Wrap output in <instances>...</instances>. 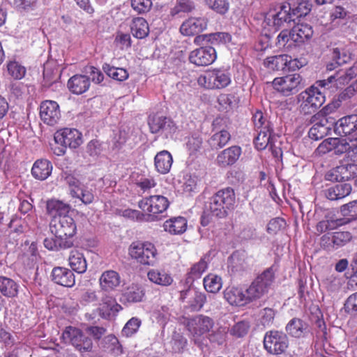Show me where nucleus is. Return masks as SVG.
<instances>
[{
  "label": "nucleus",
  "mask_w": 357,
  "mask_h": 357,
  "mask_svg": "<svg viewBox=\"0 0 357 357\" xmlns=\"http://www.w3.org/2000/svg\"><path fill=\"white\" fill-rule=\"evenodd\" d=\"M236 203V194L231 187L219 190L211 196L206 205V208L216 218H224L229 211L234 209Z\"/></svg>",
  "instance_id": "obj_2"
},
{
  "label": "nucleus",
  "mask_w": 357,
  "mask_h": 357,
  "mask_svg": "<svg viewBox=\"0 0 357 357\" xmlns=\"http://www.w3.org/2000/svg\"><path fill=\"white\" fill-rule=\"evenodd\" d=\"M68 264L72 270L77 273H84L87 269V263L84 255L77 250L70 251Z\"/></svg>",
  "instance_id": "obj_28"
},
{
  "label": "nucleus",
  "mask_w": 357,
  "mask_h": 357,
  "mask_svg": "<svg viewBox=\"0 0 357 357\" xmlns=\"http://www.w3.org/2000/svg\"><path fill=\"white\" fill-rule=\"evenodd\" d=\"M307 324L301 319L293 318L286 326L287 333L294 337H301L307 330Z\"/></svg>",
  "instance_id": "obj_35"
},
{
  "label": "nucleus",
  "mask_w": 357,
  "mask_h": 357,
  "mask_svg": "<svg viewBox=\"0 0 357 357\" xmlns=\"http://www.w3.org/2000/svg\"><path fill=\"white\" fill-rule=\"evenodd\" d=\"M275 311L271 307H265L260 311V322L264 326H271L274 321Z\"/></svg>",
  "instance_id": "obj_56"
},
{
  "label": "nucleus",
  "mask_w": 357,
  "mask_h": 357,
  "mask_svg": "<svg viewBox=\"0 0 357 357\" xmlns=\"http://www.w3.org/2000/svg\"><path fill=\"white\" fill-rule=\"evenodd\" d=\"M55 142L70 149H77L82 143V134L75 128H65L57 130L54 135Z\"/></svg>",
  "instance_id": "obj_13"
},
{
  "label": "nucleus",
  "mask_w": 357,
  "mask_h": 357,
  "mask_svg": "<svg viewBox=\"0 0 357 357\" xmlns=\"http://www.w3.org/2000/svg\"><path fill=\"white\" fill-rule=\"evenodd\" d=\"M52 169L50 161L47 159H39L33 163L31 174L36 179L44 181L50 176Z\"/></svg>",
  "instance_id": "obj_26"
},
{
  "label": "nucleus",
  "mask_w": 357,
  "mask_h": 357,
  "mask_svg": "<svg viewBox=\"0 0 357 357\" xmlns=\"http://www.w3.org/2000/svg\"><path fill=\"white\" fill-rule=\"evenodd\" d=\"M291 56L288 54H279L268 56L263 61L264 66L271 70H284L286 68L289 70V62Z\"/></svg>",
  "instance_id": "obj_23"
},
{
  "label": "nucleus",
  "mask_w": 357,
  "mask_h": 357,
  "mask_svg": "<svg viewBox=\"0 0 357 357\" xmlns=\"http://www.w3.org/2000/svg\"><path fill=\"white\" fill-rule=\"evenodd\" d=\"M52 280L65 287H73L75 284V276L73 272L66 267H54L51 273Z\"/></svg>",
  "instance_id": "obj_20"
},
{
  "label": "nucleus",
  "mask_w": 357,
  "mask_h": 357,
  "mask_svg": "<svg viewBox=\"0 0 357 357\" xmlns=\"http://www.w3.org/2000/svg\"><path fill=\"white\" fill-rule=\"evenodd\" d=\"M223 294L225 299L233 306L244 307L252 302L250 295L240 287H228Z\"/></svg>",
  "instance_id": "obj_15"
},
{
  "label": "nucleus",
  "mask_w": 357,
  "mask_h": 357,
  "mask_svg": "<svg viewBox=\"0 0 357 357\" xmlns=\"http://www.w3.org/2000/svg\"><path fill=\"white\" fill-rule=\"evenodd\" d=\"M207 296L204 292L194 291L193 294L188 301V308L192 312L200 311L206 303Z\"/></svg>",
  "instance_id": "obj_39"
},
{
  "label": "nucleus",
  "mask_w": 357,
  "mask_h": 357,
  "mask_svg": "<svg viewBox=\"0 0 357 357\" xmlns=\"http://www.w3.org/2000/svg\"><path fill=\"white\" fill-rule=\"evenodd\" d=\"M128 255L140 265L153 266L158 261V252L155 245L149 241H135L128 248Z\"/></svg>",
  "instance_id": "obj_4"
},
{
  "label": "nucleus",
  "mask_w": 357,
  "mask_h": 357,
  "mask_svg": "<svg viewBox=\"0 0 357 357\" xmlns=\"http://www.w3.org/2000/svg\"><path fill=\"white\" fill-rule=\"evenodd\" d=\"M208 20L204 17H189L180 26V33L184 36H193L206 30Z\"/></svg>",
  "instance_id": "obj_16"
},
{
  "label": "nucleus",
  "mask_w": 357,
  "mask_h": 357,
  "mask_svg": "<svg viewBox=\"0 0 357 357\" xmlns=\"http://www.w3.org/2000/svg\"><path fill=\"white\" fill-rule=\"evenodd\" d=\"M145 296L144 287L139 284H132L125 294L128 302L137 303L142 301Z\"/></svg>",
  "instance_id": "obj_42"
},
{
  "label": "nucleus",
  "mask_w": 357,
  "mask_h": 357,
  "mask_svg": "<svg viewBox=\"0 0 357 357\" xmlns=\"http://www.w3.org/2000/svg\"><path fill=\"white\" fill-rule=\"evenodd\" d=\"M203 285L207 292L217 294L222 287V280L218 275L209 273L204 278Z\"/></svg>",
  "instance_id": "obj_36"
},
{
  "label": "nucleus",
  "mask_w": 357,
  "mask_h": 357,
  "mask_svg": "<svg viewBox=\"0 0 357 357\" xmlns=\"http://www.w3.org/2000/svg\"><path fill=\"white\" fill-rule=\"evenodd\" d=\"M242 153L241 146L234 145L220 151L216 158L217 165L220 167H227L235 164Z\"/></svg>",
  "instance_id": "obj_18"
},
{
  "label": "nucleus",
  "mask_w": 357,
  "mask_h": 357,
  "mask_svg": "<svg viewBox=\"0 0 357 357\" xmlns=\"http://www.w3.org/2000/svg\"><path fill=\"white\" fill-rule=\"evenodd\" d=\"M227 330L226 328L220 327L216 331L208 333L207 337L211 342L222 344L226 341Z\"/></svg>",
  "instance_id": "obj_54"
},
{
  "label": "nucleus",
  "mask_w": 357,
  "mask_h": 357,
  "mask_svg": "<svg viewBox=\"0 0 357 357\" xmlns=\"http://www.w3.org/2000/svg\"><path fill=\"white\" fill-rule=\"evenodd\" d=\"M334 130L337 135L346 137L349 142L357 143V114L341 118L335 123ZM353 146L357 148V144Z\"/></svg>",
  "instance_id": "obj_11"
},
{
  "label": "nucleus",
  "mask_w": 357,
  "mask_h": 357,
  "mask_svg": "<svg viewBox=\"0 0 357 357\" xmlns=\"http://www.w3.org/2000/svg\"><path fill=\"white\" fill-rule=\"evenodd\" d=\"M147 277L151 282L160 286H169L173 282L171 275L164 270L151 269L147 273Z\"/></svg>",
  "instance_id": "obj_33"
},
{
  "label": "nucleus",
  "mask_w": 357,
  "mask_h": 357,
  "mask_svg": "<svg viewBox=\"0 0 357 357\" xmlns=\"http://www.w3.org/2000/svg\"><path fill=\"white\" fill-rule=\"evenodd\" d=\"M199 86L208 90H222L231 84V74L222 68L209 69L197 78Z\"/></svg>",
  "instance_id": "obj_3"
},
{
  "label": "nucleus",
  "mask_w": 357,
  "mask_h": 357,
  "mask_svg": "<svg viewBox=\"0 0 357 357\" xmlns=\"http://www.w3.org/2000/svg\"><path fill=\"white\" fill-rule=\"evenodd\" d=\"M352 188L350 183H342L329 188L326 196L331 200H337L345 197L351 192Z\"/></svg>",
  "instance_id": "obj_34"
},
{
  "label": "nucleus",
  "mask_w": 357,
  "mask_h": 357,
  "mask_svg": "<svg viewBox=\"0 0 357 357\" xmlns=\"http://www.w3.org/2000/svg\"><path fill=\"white\" fill-rule=\"evenodd\" d=\"M333 234L335 250L346 245L352 238L349 231H336L333 232Z\"/></svg>",
  "instance_id": "obj_57"
},
{
  "label": "nucleus",
  "mask_w": 357,
  "mask_h": 357,
  "mask_svg": "<svg viewBox=\"0 0 357 357\" xmlns=\"http://www.w3.org/2000/svg\"><path fill=\"white\" fill-rule=\"evenodd\" d=\"M169 199L162 195H154L144 197L138 202V207L151 221L157 220L169 208Z\"/></svg>",
  "instance_id": "obj_5"
},
{
  "label": "nucleus",
  "mask_w": 357,
  "mask_h": 357,
  "mask_svg": "<svg viewBox=\"0 0 357 357\" xmlns=\"http://www.w3.org/2000/svg\"><path fill=\"white\" fill-rule=\"evenodd\" d=\"M339 142L337 138H328L324 140L317 148L316 152L321 155L332 151Z\"/></svg>",
  "instance_id": "obj_60"
},
{
  "label": "nucleus",
  "mask_w": 357,
  "mask_h": 357,
  "mask_svg": "<svg viewBox=\"0 0 357 357\" xmlns=\"http://www.w3.org/2000/svg\"><path fill=\"white\" fill-rule=\"evenodd\" d=\"M6 66L8 75L15 79H21L26 75V70L25 67L17 61H10Z\"/></svg>",
  "instance_id": "obj_45"
},
{
  "label": "nucleus",
  "mask_w": 357,
  "mask_h": 357,
  "mask_svg": "<svg viewBox=\"0 0 357 357\" xmlns=\"http://www.w3.org/2000/svg\"><path fill=\"white\" fill-rule=\"evenodd\" d=\"M294 36V43L300 45L310 41L312 36V22L310 19L300 20L292 29Z\"/></svg>",
  "instance_id": "obj_17"
},
{
  "label": "nucleus",
  "mask_w": 357,
  "mask_h": 357,
  "mask_svg": "<svg viewBox=\"0 0 357 357\" xmlns=\"http://www.w3.org/2000/svg\"><path fill=\"white\" fill-rule=\"evenodd\" d=\"M257 135L254 139V144L257 149L264 150L271 144V134L273 131L259 130L255 131ZM271 148L273 149L272 145Z\"/></svg>",
  "instance_id": "obj_44"
},
{
  "label": "nucleus",
  "mask_w": 357,
  "mask_h": 357,
  "mask_svg": "<svg viewBox=\"0 0 357 357\" xmlns=\"http://www.w3.org/2000/svg\"><path fill=\"white\" fill-rule=\"evenodd\" d=\"M195 8L194 3L191 0H177L176 5L171 9L172 16L181 13H190Z\"/></svg>",
  "instance_id": "obj_49"
},
{
  "label": "nucleus",
  "mask_w": 357,
  "mask_h": 357,
  "mask_svg": "<svg viewBox=\"0 0 357 357\" xmlns=\"http://www.w3.org/2000/svg\"><path fill=\"white\" fill-rule=\"evenodd\" d=\"M70 210L71 206L61 200L53 198L46 202V213L51 219L59 220L63 216H70Z\"/></svg>",
  "instance_id": "obj_19"
},
{
  "label": "nucleus",
  "mask_w": 357,
  "mask_h": 357,
  "mask_svg": "<svg viewBox=\"0 0 357 357\" xmlns=\"http://www.w3.org/2000/svg\"><path fill=\"white\" fill-rule=\"evenodd\" d=\"M121 283V277L115 271L107 270L104 271L100 278L99 284L100 289L106 292L116 289Z\"/></svg>",
  "instance_id": "obj_22"
},
{
  "label": "nucleus",
  "mask_w": 357,
  "mask_h": 357,
  "mask_svg": "<svg viewBox=\"0 0 357 357\" xmlns=\"http://www.w3.org/2000/svg\"><path fill=\"white\" fill-rule=\"evenodd\" d=\"M64 340L70 342L80 352L91 351L93 342L90 337L84 335L82 331L73 326H67L62 333Z\"/></svg>",
  "instance_id": "obj_10"
},
{
  "label": "nucleus",
  "mask_w": 357,
  "mask_h": 357,
  "mask_svg": "<svg viewBox=\"0 0 357 357\" xmlns=\"http://www.w3.org/2000/svg\"><path fill=\"white\" fill-rule=\"evenodd\" d=\"M250 324L248 321H241L234 324L230 330L231 335L236 337H244L248 333Z\"/></svg>",
  "instance_id": "obj_55"
},
{
  "label": "nucleus",
  "mask_w": 357,
  "mask_h": 357,
  "mask_svg": "<svg viewBox=\"0 0 357 357\" xmlns=\"http://www.w3.org/2000/svg\"><path fill=\"white\" fill-rule=\"evenodd\" d=\"M202 138L200 135H192L186 143V146L190 154H195L199 151L202 145Z\"/></svg>",
  "instance_id": "obj_59"
},
{
  "label": "nucleus",
  "mask_w": 357,
  "mask_h": 357,
  "mask_svg": "<svg viewBox=\"0 0 357 357\" xmlns=\"http://www.w3.org/2000/svg\"><path fill=\"white\" fill-rule=\"evenodd\" d=\"M19 284L13 279L0 276V292L8 298H14L18 295Z\"/></svg>",
  "instance_id": "obj_32"
},
{
  "label": "nucleus",
  "mask_w": 357,
  "mask_h": 357,
  "mask_svg": "<svg viewBox=\"0 0 357 357\" xmlns=\"http://www.w3.org/2000/svg\"><path fill=\"white\" fill-rule=\"evenodd\" d=\"M50 231L54 237L46 238L44 246L50 250L70 248L73 245V238L77 233V225L73 217L63 216L59 220L51 219Z\"/></svg>",
  "instance_id": "obj_1"
},
{
  "label": "nucleus",
  "mask_w": 357,
  "mask_h": 357,
  "mask_svg": "<svg viewBox=\"0 0 357 357\" xmlns=\"http://www.w3.org/2000/svg\"><path fill=\"white\" fill-rule=\"evenodd\" d=\"M204 2L211 9L220 15L227 13L229 8L228 0H204Z\"/></svg>",
  "instance_id": "obj_50"
},
{
  "label": "nucleus",
  "mask_w": 357,
  "mask_h": 357,
  "mask_svg": "<svg viewBox=\"0 0 357 357\" xmlns=\"http://www.w3.org/2000/svg\"><path fill=\"white\" fill-rule=\"evenodd\" d=\"M301 112L310 114L312 108V85L302 91L298 96Z\"/></svg>",
  "instance_id": "obj_37"
},
{
  "label": "nucleus",
  "mask_w": 357,
  "mask_h": 357,
  "mask_svg": "<svg viewBox=\"0 0 357 357\" xmlns=\"http://www.w3.org/2000/svg\"><path fill=\"white\" fill-rule=\"evenodd\" d=\"M208 268V263L204 258L192 265L186 274L185 282L192 284L195 280L199 279Z\"/></svg>",
  "instance_id": "obj_30"
},
{
  "label": "nucleus",
  "mask_w": 357,
  "mask_h": 357,
  "mask_svg": "<svg viewBox=\"0 0 357 357\" xmlns=\"http://www.w3.org/2000/svg\"><path fill=\"white\" fill-rule=\"evenodd\" d=\"M341 213L344 216H347L348 220L357 218V202L356 200L341 206Z\"/></svg>",
  "instance_id": "obj_58"
},
{
  "label": "nucleus",
  "mask_w": 357,
  "mask_h": 357,
  "mask_svg": "<svg viewBox=\"0 0 357 357\" xmlns=\"http://www.w3.org/2000/svg\"><path fill=\"white\" fill-rule=\"evenodd\" d=\"M275 272L273 267L266 268L256 277L245 290L252 302L260 299L268 294L275 281Z\"/></svg>",
  "instance_id": "obj_6"
},
{
  "label": "nucleus",
  "mask_w": 357,
  "mask_h": 357,
  "mask_svg": "<svg viewBox=\"0 0 357 357\" xmlns=\"http://www.w3.org/2000/svg\"><path fill=\"white\" fill-rule=\"evenodd\" d=\"M292 8L296 18L305 17L311 10L312 3L310 0H296L292 4Z\"/></svg>",
  "instance_id": "obj_46"
},
{
  "label": "nucleus",
  "mask_w": 357,
  "mask_h": 357,
  "mask_svg": "<svg viewBox=\"0 0 357 357\" xmlns=\"http://www.w3.org/2000/svg\"><path fill=\"white\" fill-rule=\"evenodd\" d=\"M172 345L174 352L181 353L187 345V339L179 333L175 334L173 336Z\"/></svg>",
  "instance_id": "obj_64"
},
{
  "label": "nucleus",
  "mask_w": 357,
  "mask_h": 357,
  "mask_svg": "<svg viewBox=\"0 0 357 357\" xmlns=\"http://www.w3.org/2000/svg\"><path fill=\"white\" fill-rule=\"evenodd\" d=\"M255 131H273L271 123L264 117L262 112L257 111L252 118Z\"/></svg>",
  "instance_id": "obj_43"
},
{
  "label": "nucleus",
  "mask_w": 357,
  "mask_h": 357,
  "mask_svg": "<svg viewBox=\"0 0 357 357\" xmlns=\"http://www.w3.org/2000/svg\"><path fill=\"white\" fill-rule=\"evenodd\" d=\"M217 59L216 50L212 46L199 47L191 51L188 56L190 63L197 67L211 65Z\"/></svg>",
  "instance_id": "obj_12"
},
{
  "label": "nucleus",
  "mask_w": 357,
  "mask_h": 357,
  "mask_svg": "<svg viewBox=\"0 0 357 357\" xmlns=\"http://www.w3.org/2000/svg\"><path fill=\"white\" fill-rule=\"evenodd\" d=\"M357 75V65H354L347 71H340L336 76H331L328 79V82H332L333 79L336 82V85L345 84L352 78Z\"/></svg>",
  "instance_id": "obj_40"
},
{
  "label": "nucleus",
  "mask_w": 357,
  "mask_h": 357,
  "mask_svg": "<svg viewBox=\"0 0 357 357\" xmlns=\"http://www.w3.org/2000/svg\"><path fill=\"white\" fill-rule=\"evenodd\" d=\"M173 163L172 154L167 151L158 152L154 158V165L158 172L165 174L169 172Z\"/></svg>",
  "instance_id": "obj_27"
},
{
  "label": "nucleus",
  "mask_w": 357,
  "mask_h": 357,
  "mask_svg": "<svg viewBox=\"0 0 357 357\" xmlns=\"http://www.w3.org/2000/svg\"><path fill=\"white\" fill-rule=\"evenodd\" d=\"M67 86L73 93L82 94L89 89L90 79L86 75H75L68 79Z\"/></svg>",
  "instance_id": "obj_24"
},
{
  "label": "nucleus",
  "mask_w": 357,
  "mask_h": 357,
  "mask_svg": "<svg viewBox=\"0 0 357 357\" xmlns=\"http://www.w3.org/2000/svg\"><path fill=\"white\" fill-rule=\"evenodd\" d=\"M344 173V166H343L342 162L340 165L329 170L326 174V178L331 181H342L345 180Z\"/></svg>",
  "instance_id": "obj_53"
},
{
  "label": "nucleus",
  "mask_w": 357,
  "mask_h": 357,
  "mask_svg": "<svg viewBox=\"0 0 357 357\" xmlns=\"http://www.w3.org/2000/svg\"><path fill=\"white\" fill-rule=\"evenodd\" d=\"M102 70L108 77L119 82L125 81L129 77V74L126 69L123 68H116L109 65V63H104L102 65Z\"/></svg>",
  "instance_id": "obj_38"
},
{
  "label": "nucleus",
  "mask_w": 357,
  "mask_h": 357,
  "mask_svg": "<svg viewBox=\"0 0 357 357\" xmlns=\"http://www.w3.org/2000/svg\"><path fill=\"white\" fill-rule=\"evenodd\" d=\"M188 221L182 216L171 218L163 223L164 230L172 235L183 234L187 229Z\"/></svg>",
  "instance_id": "obj_25"
},
{
  "label": "nucleus",
  "mask_w": 357,
  "mask_h": 357,
  "mask_svg": "<svg viewBox=\"0 0 357 357\" xmlns=\"http://www.w3.org/2000/svg\"><path fill=\"white\" fill-rule=\"evenodd\" d=\"M347 222V221L341 218L322 220L317 224V230L321 233L326 230L334 229L336 227L345 224Z\"/></svg>",
  "instance_id": "obj_51"
},
{
  "label": "nucleus",
  "mask_w": 357,
  "mask_h": 357,
  "mask_svg": "<svg viewBox=\"0 0 357 357\" xmlns=\"http://www.w3.org/2000/svg\"><path fill=\"white\" fill-rule=\"evenodd\" d=\"M272 84L274 89L286 96L296 93L305 86L302 77L296 73L276 77Z\"/></svg>",
  "instance_id": "obj_9"
},
{
  "label": "nucleus",
  "mask_w": 357,
  "mask_h": 357,
  "mask_svg": "<svg viewBox=\"0 0 357 357\" xmlns=\"http://www.w3.org/2000/svg\"><path fill=\"white\" fill-rule=\"evenodd\" d=\"M141 324L142 321L139 318L132 317L124 326L122 333L127 337H131L138 331Z\"/></svg>",
  "instance_id": "obj_52"
},
{
  "label": "nucleus",
  "mask_w": 357,
  "mask_h": 357,
  "mask_svg": "<svg viewBox=\"0 0 357 357\" xmlns=\"http://www.w3.org/2000/svg\"><path fill=\"white\" fill-rule=\"evenodd\" d=\"M214 320L206 315L198 314L187 319L185 327L195 343L199 342L213 328Z\"/></svg>",
  "instance_id": "obj_7"
},
{
  "label": "nucleus",
  "mask_w": 357,
  "mask_h": 357,
  "mask_svg": "<svg viewBox=\"0 0 357 357\" xmlns=\"http://www.w3.org/2000/svg\"><path fill=\"white\" fill-rule=\"evenodd\" d=\"M231 137L229 132L222 129L213 134L208 142L213 150H218L225 146L231 140Z\"/></svg>",
  "instance_id": "obj_31"
},
{
  "label": "nucleus",
  "mask_w": 357,
  "mask_h": 357,
  "mask_svg": "<svg viewBox=\"0 0 357 357\" xmlns=\"http://www.w3.org/2000/svg\"><path fill=\"white\" fill-rule=\"evenodd\" d=\"M273 26L279 29L284 23L294 22L296 18L294 13L292 3L284 2L279 6L278 12L273 15Z\"/></svg>",
  "instance_id": "obj_21"
},
{
  "label": "nucleus",
  "mask_w": 357,
  "mask_h": 357,
  "mask_svg": "<svg viewBox=\"0 0 357 357\" xmlns=\"http://www.w3.org/2000/svg\"><path fill=\"white\" fill-rule=\"evenodd\" d=\"M130 6L138 15L148 13L153 6L152 0H130Z\"/></svg>",
  "instance_id": "obj_47"
},
{
  "label": "nucleus",
  "mask_w": 357,
  "mask_h": 357,
  "mask_svg": "<svg viewBox=\"0 0 357 357\" xmlns=\"http://www.w3.org/2000/svg\"><path fill=\"white\" fill-rule=\"evenodd\" d=\"M121 310V305L116 303L115 298L106 297L103 299L102 304L101 305V311L103 315L107 317L114 316Z\"/></svg>",
  "instance_id": "obj_41"
},
{
  "label": "nucleus",
  "mask_w": 357,
  "mask_h": 357,
  "mask_svg": "<svg viewBox=\"0 0 357 357\" xmlns=\"http://www.w3.org/2000/svg\"><path fill=\"white\" fill-rule=\"evenodd\" d=\"M132 36L138 39H143L149 34V26L147 21L141 17H134L130 25Z\"/></svg>",
  "instance_id": "obj_29"
},
{
  "label": "nucleus",
  "mask_w": 357,
  "mask_h": 357,
  "mask_svg": "<svg viewBox=\"0 0 357 357\" xmlns=\"http://www.w3.org/2000/svg\"><path fill=\"white\" fill-rule=\"evenodd\" d=\"M263 343L265 350L275 356L284 354L289 347L287 336L281 331L274 330L265 333Z\"/></svg>",
  "instance_id": "obj_8"
},
{
  "label": "nucleus",
  "mask_w": 357,
  "mask_h": 357,
  "mask_svg": "<svg viewBox=\"0 0 357 357\" xmlns=\"http://www.w3.org/2000/svg\"><path fill=\"white\" fill-rule=\"evenodd\" d=\"M292 29L282 30L277 37L275 43L276 46L279 47H289L291 46L292 43H294V36Z\"/></svg>",
  "instance_id": "obj_48"
},
{
  "label": "nucleus",
  "mask_w": 357,
  "mask_h": 357,
  "mask_svg": "<svg viewBox=\"0 0 357 357\" xmlns=\"http://www.w3.org/2000/svg\"><path fill=\"white\" fill-rule=\"evenodd\" d=\"M322 317L323 314L319 308H317L315 312H314V320L316 319V325L319 328V330L317 332V335L321 338H326V327Z\"/></svg>",
  "instance_id": "obj_62"
},
{
  "label": "nucleus",
  "mask_w": 357,
  "mask_h": 357,
  "mask_svg": "<svg viewBox=\"0 0 357 357\" xmlns=\"http://www.w3.org/2000/svg\"><path fill=\"white\" fill-rule=\"evenodd\" d=\"M114 43L119 46L121 50L130 47L132 45V40L130 33L118 31L114 39Z\"/></svg>",
  "instance_id": "obj_61"
},
{
  "label": "nucleus",
  "mask_w": 357,
  "mask_h": 357,
  "mask_svg": "<svg viewBox=\"0 0 357 357\" xmlns=\"http://www.w3.org/2000/svg\"><path fill=\"white\" fill-rule=\"evenodd\" d=\"M39 114L44 123L53 126L61 119L60 107L57 102L54 100H44L40 103Z\"/></svg>",
  "instance_id": "obj_14"
},
{
  "label": "nucleus",
  "mask_w": 357,
  "mask_h": 357,
  "mask_svg": "<svg viewBox=\"0 0 357 357\" xmlns=\"http://www.w3.org/2000/svg\"><path fill=\"white\" fill-rule=\"evenodd\" d=\"M284 224V220L282 218H273L268 223L266 231L270 234H276L281 230Z\"/></svg>",
  "instance_id": "obj_63"
}]
</instances>
